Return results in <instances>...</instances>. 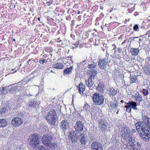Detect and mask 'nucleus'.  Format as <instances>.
<instances>
[{"mask_svg":"<svg viewBox=\"0 0 150 150\" xmlns=\"http://www.w3.org/2000/svg\"><path fill=\"white\" fill-rule=\"evenodd\" d=\"M127 57H128V58H129V56L128 55H127Z\"/></svg>","mask_w":150,"mask_h":150,"instance_id":"0e129e2a","label":"nucleus"},{"mask_svg":"<svg viewBox=\"0 0 150 150\" xmlns=\"http://www.w3.org/2000/svg\"><path fill=\"white\" fill-rule=\"evenodd\" d=\"M56 113L55 111L52 110L48 111L46 116L47 122L50 125L54 126L56 122Z\"/></svg>","mask_w":150,"mask_h":150,"instance_id":"f257e3e1","label":"nucleus"},{"mask_svg":"<svg viewBox=\"0 0 150 150\" xmlns=\"http://www.w3.org/2000/svg\"><path fill=\"white\" fill-rule=\"evenodd\" d=\"M97 65L96 64H88L87 66L88 68L90 70H94V69L96 68Z\"/></svg>","mask_w":150,"mask_h":150,"instance_id":"72a5a7b5","label":"nucleus"},{"mask_svg":"<svg viewBox=\"0 0 150 150\" xmlns=\"http://www.w3.org/2000/svg\"><path fill=\"white\" fill-rule=\"evenodd\" d=\"M134 144H136V147L138 146L139 147H141V146L142 143L141 142H136L135 141Z\"/></svg>","mask_w":150,"mask_h":150,"instance_id":"79ce46f5","label":"nucleus"},{"mask_svg":"<svg viewBox=\"0 0 150 150\" xmlns=\"http://www.w3.org/2000/svg\"><path fill=\"white\" fill-rule=\"evenodd\" d=\"M118 51L119 53H121L122 52V50L121 48H118Z\"/></svg>","mask_w":150,"mask_h":150,"instance_id":"8fccbe9b","label":"nucleus"},{"mask_svg":"<svg viewBox=\"0 0 150 150\" xmlns=\"http://www.w3.org/2000/svg\"><path fill=\"white\" fill-rule=\"evenodd\" d=\"M149 130H144L139 133L142 139L145 141H147L150 138V135L148 133Z\"/></svg>","mask_w":150,"mask_h":150,"instance_id":"4468645a","label":"nucleus"},{"mask_svg":"<svg viewBox=\"0 0 150 150\" xmlns=\"http://www.w3.org/2000/svg\"><path fill=\"white\" fill-rule=\"evenodd\" d=\"M137 80V79L136 77L133 76H132V77L131 76V77L130 78V83H132L136 82Z\"/></svg>","mask_w":150,"mask_h":150,"instance_id":"c9c22d12","label":"nucleus"},{"mask_svg":"<svg viewBox=\"0 0 150 150\" xmlns=\"http://www.w3.org/2000/svg\"><path fill=\"white\" fill-rule=\"evenodd\" d=\"M39 103L34 100L30 101L28 103V106L30 108H35L37 107Z\"/></svg>","mask_w":150,"mask_h":150,"instance_id":"412c9836","label":"nucleus"},{"mask_svg":"<svg viewBox=\"0 0 150 150\" xmlns=\"http://www.w3.org/2000/svg\"><path fill=\"white\" fill-rule=\"evenodd\" d=\"M74 96H74V95H73L72 96V98L73 99V98L74 97Z\"/></svg>","mask_w":150,"mask_h":150,"instance_id":"13d9d810","label":"nucleus"},{"mask_svg":"<svg viewBox=\"0 0 150 150\" xmlns=\"http://www.w3.org/2000/svg\"><path fill=\"white\" fill-rule=\"evenodd\" d=\"M112 46H115V45L114 44H113V45H112Z\"/></svg>","mask_w":150,"mask_h":150,"instance_id":"e2e57ef3","label":"nucleus"},{"mask_svg":"<svg viewBox=\"0 0 150 150\" xmlns=\"http://www.w3.org/2000/svg\"><path fill=\"white\" fill-rule=\"evenodd\" d=\"M47 61L46 59H45L43 58H41V59L39 61V63L40 64H43L44 63L47 62Z\"/></svg>","mask_w":150,"mask_h":150,"instance_id":"4c0bfd02","label":"nucleus"},{"mask_svg":"<svg viewBox=\"0 0 150 150\" xmlns=\"http://www.w3.org/2000/svg\"><path fill=\"white\" fill-rule=\"evenodd\" d=\"M108 57H107L103 59L99 60L98 65L99 67L101 69L106 70L108 67Z\"/></svg>","mask_w":150,"mask_h":150,"instance_id":"6e6552de","label":"nucleus"},{"mask_svg":"<svg viewBox=\"0 0 150 150\" xmlns=\"http://www.w3.org/2000/svg\"><path fill=\"white\" fill-rule=\"evenodd\" d=\"M117 93V90H115L113 88H110L108 89L107 93L110 96H115Z\"/></svg>","mask_w":150,"mask_h":150,"instance_id":"6ab92c4d","label":"nucleus"},{"mask_svg":"<svg viewBox=\"0 0 150 150\" xmlns=\"http://www.w3.org/2000/svg\"><path fill=\"white\" fill-rule=\"evenodd\" d=\"M143 69L144 72L146 75H150V65L144 66L143 68Z\"/></svg>","mask_w":150,"mask_h":150,"instance_id":"b1692460","label":"nucleus"},{"mask_svg":"<svg viewBox=\"0 0 150 150\" xmlns=\"http://www.w3.org/2000/svg\"><path fill=\"white\" fill-rule=\"evenodd\" d=\"M110 105L111 108L112 109H116L118 107V103L116 101L110 102Z\"/></svg>","mask_w":150,"mask_h":150,"instance_id":"393cba45","label":"nucleus"},{"mask_svg":"<svg viewBox=\"0 0 150 150\" xmlns=\"http://www.w3.org/2000/svg\"><path fill=\"white\" fill-rule=\"evenodd\" d=\"M16 72V71H15L13 72V73H14L15 72Z\"/></svg>","mask_w":150,"mask_h":150,"instance_id":"052dcab7","label":"nucleus"},{"mask_svg":"<svg viewBox=\"0 0 150 150\" xmlns=\"http://www.w3.org/2000/svg\"><path fill=\"white\" fill-rule=\"evenodd\" d=\"M79 136V134L78 133L73 131L70 132L69 137L72 142H76L78 140Z\"/></svg>","mask_w":150,"mask_h":150,"instance_id":"2eb2a0df","label":"nucleus"},{"mask_svg":"<svg viewBox=\"0 0 150 150\" xmlns=\"http://www.w3.org/2000/svg\"><path fill=\"white\" fill-rule=\"evenodd\" d=\"M85 82L86 85L90 89L91 88L93 85V82L92 81V79L88 78Z\"/></svg>","mask_w":150,"mask_h":150,"instance_id":"4be33fe9","label":"nucleus"},{"mask_svg":"<svg viewBox=\"0 0 150 150\" xmlns=\"http://www.w3.org/2000/svg\"><path fill=\"white\" fill-rule=\"evenodd\" d=\"M146 35L148 36V39H149V41L150 42V34H149V33L147 32L146 33Z\"/></svg>","mask_w":150,"mask_h":150,"instance_id":"a18cd8bd","label":"nucleus"},{"mask_svg":"<svg viewBox=\"0 0 150 150\" xmlns=\"http://www.w3.org/2000/svg\"><path fill=\"white\" fill-rule=\"evenodd\" d=\"M38 150H49L47 148L43 146L40 145L38 146Z\"/></svg>","mask_w":150,"mask_h":150,"instance_id":"58836bf2","label":"nucleus"},{"mask_svg":"<svg viewBox=\"0 0 150 150\" xmlns=\"http://www.w3.org/2000/svg\"><path fill=\"white\" fill-rule=\"evenodd\" d=\"M38 19L39 20H40V18H38Z\"/></svg>","mask_w":150,"mask_h":150,"instance_id":"774afa93","label":"nucleus"},{"mask_svg":"<svg viewBox=\"0 0 150 150\" xmlns=\"http://www.w3.org/2000/svg\"><path fill=\"white\" fill-rule=\"evenodd\" d=\"M60 126L61 129L63 130H65L69 128V123L66 120H62Z\"/></svg>","mask_w":150,"mask_h":150,"instance_id":"dca6fc26","label":"nucleus"},{"mask_svg":"<svg viewBox=\"0 0 150 150\" xmlns=\"http://www.w3.org/2000/svg\"><path fill=\"white\" fill-rule=\"evenodd\" d=\"M91 150H103L102 144L97 141H94L91 144Z\"/></svg>","mask_w":150,"mask_h":150,"instance_id":"f8f14e48","label":"nucleus"},{"mask_svg":"<svg viewBox=\"0 0 150 150\" xmlns=\"http://www.w3.org/2000/svg\"><path fill=\"white\" fill-rule=\"evenodd\" d=\"M57 145L56 143L50 142V143H49V144L46 146H48L49 148V150H51L56 148L57 147Z\"/></svg>","mask_w":150,"mask_h":150,"instance_id":"bb28decb","label":"nucleus"},{"mask_svg":"<svg viewBox=\"0 0 150 150\" xmlns=\"http://www.w3.org/2000/svg\"><path fill=\"white\" fill-rule=\"evenodd\" d=\"M118 110H117V112H116V113H117V114L118 113Z\"/></svg>","mask_w":150,"mask_h":150,"instance_id":"bf43d9fd","label":"nucleus"},{"mask_svg":"<svg viewBox=\"0 0 150 150\" xmlns=\"http://www.w3.org/2000/svg\"><path fill=\"white\" fill-rule=\"evenodd\" d=\"M6 88L7 86L0 88V95L5 94L8 93V91L6 89Z\"/></svg>","mask_w":150,"mask_h":150,"instance_id":"f704fd0d","label":"nucleus"},{"mask_svg":"<svg viewBox=\"0 0 150 150\" xmlns=\"http://www.w3.org/2000/svg\"><path fill=\"white\" fill-rule=\"evenodd\" d=\"M143 94H144V95L145 96L148 95V92L147 90L145 89L143 90Z\"/></svg>","mask_w":150,"mask_h":150,"instance_id":"37998d69","label":"nucleus"},{"mask_svg":"<svg viewBox=\"0 0 150 150\" xmlns=\"http://www.w3.org/2000/svg\"><path fill=\"white\" fill-rule=\"evenodd\" d=\"M89 106L88 105L87 103L85 104L84 107L83 109L85 110H88V108H89Z\"/></svg>","mask_w":150,"mask_h":150,"instance_id":"a19ab883","label":"nucleus"},{"mask_svg":"<svg viewBox=\"0 0 150 150\" xmlns=\"http://www.w3.org/2000/svg\"><path fill=\"white\" fill-rule=\"evenodd\" d=\"M143 123L144 122L143 127L142 129V131L144 130H149L150 128V118L147 116L144 115L142 117Z\"/></svg>","mask_w":150,"mask_h":150,"instance_id":"423d86ee","label":"nucleus"},{"mask_svg":"<svg viewBox=\"0 0 150 150\" xmlns=\"http://www.w3.org/2000/svg\"><path fill=\"white\" fill-rule=\"evenodd\" d=\"M73 35H71V37H72Z\"/></svg>","mask_w":150,"mask_h":150,"instance_id":"338daca9","label":"nucleus"},{"mask_svg":"<svg viewBox=\"0 0 150 150\" xmlns=\"http://www.w3.org/2000/svg\"><path fill=\"white\" fill-rule=\"evenodd\" d=\"M52 2L48 1L47 3V4L48 6H49L52 4Z\"/></svg>","mask_w":150,"mask_h":150,"instance_id":"09e8293b","label":"nucleus"},{"mask_svg":"<svg viewBox=\"0 0 150 150\" xmlns=\"http://www.w3.org/2000/svg\"><path fill=\"white\" fill-rule=\"evenodd\" d=\"M11 123L13 126L16 127L20 126L23 122L21 118L18 117H16L12 120Z\"/></svg>","mask_w":150,"mask_h":150,"instance_id":"ddd939ff","label":"nucleus"},{"mask_svg":"<svg viewBox=\"0 0 150 150\" xmlns=\"http://www.w3.org/2000/svg\"><path fill=\"white\" fill-rule=\"evenodd\" d=\"M134 9V6L132 7V10L131 9H129V13H131L132 11H133Z\"/></svg>","mask_w":150,"mask_h":150,"instance_id":"49530a36","label":"nucleus"},{"mask_svg":"<svg viewBox=\"0 0 150 150\" xmlns=\"http://www.w3.org/2000/svg\"><path fill=\"white\" fill-rule=\"evenodd\" d=\"M125 102L123 100H121L120 101V102L122 103H125Z\"/></svg>","mask_w":150,"mask_h":150,"instance_id":"603ef678","label":"nucleus"},{"mask_svg":"<svg viewBox=\"0 0 150 150\" xmlns=\"http://www.w3.org/2000/svg\"><path fill=\"white\" fill-rule=\"evenodd\" d=\"M127 147L129 150H139L140 148L136 147L135 144V139L134 137L129 136L127 140Z\"/></svg>","mask_w":150,"mask_h":150,"instance_id":"f03ea898","label":"nucleus"},{"mask_svg":"<svg viewBox=\"0 0 150 150\" xmlns=\"http://www.w3.org/2000/svg\"><path fill=\"white\" fill-rule=\"evenodd\" d=\"M97 71L96 69H94V70H92L91 71V75H90L88 78H90L92 79H93L94 77L96 74Z\"/></svg>","mask_w":150,"mask_h":150,"instance_id":"473e14b6","label":"nucleus"},{"mask_svg":"<svg viewBox=\"0 0 150 150\" xmlns=\"http://www.w3.org/2000/svg\"><path fill=\"white\" fill-rule=\"evenodd\" d=\"M104 86L102 83H99L97 86L96 88L97 90L101 93L103 92Z\"/></svg>","mask_w":150,"mask_h":150,"instance_id":"5701e85b","label":"nucleus"},{"mask_svg":"<svg viewBox=\"0 0 150 150\" xmlns=\"http://www.w3.org/2000/svg\"><path fill=\"white\" fill-rule=\"evenodd\" d=\"M128 132L129 131L125 128H122L121 130V136L124 139H126V140L129 136L132 137L130 134H128Z\"/></svg>","mask_w":150,"mask_h":150,"instance_id":"a211bd4d","label":"nucleus"},{"mask_svg":"<svg viewBox=\"0 0 150 150\" xmlns=\"http://www.w3.org/2000/svg\"><path fill=\"white\" fill-rule=\"evenodd\" d=\"M115 49H116V47H115V48H114V49H113V50H115V52H116V50H115Z\"/></svg>","mask_w":150,"mask_h":150,"instance_id":"864d4df0","label":"nucleus"},{"mask_svg":"<svg viewBox=\"0 0 150 150\" xmlns=\"http://www.w3.org/2000/svg\"><path fill=\"white\" fill-rule=\"evenodd\" d=\"M7 110V108L4 106L2 108L0 109V114H3Z\"/></svg>","mask_w":150,"mask_h":150,"instance_id":"e433bc0d","label":"nucleus"},{"mask_svg":"<svg viewBox=\"0 0 150 150\" xmlns=\"http://www.w3.org/2000/svg\"><path fill=\"white\" fill-rule=\"evenodd\" d=\"M7 125V123L6 120L4 119L0 120V127H4Z\"/></svg>","mask_w":150,"mask_h":150,"instance_id":"c85d7f7f","label":"nucleus"},{"mask_svg":"<svg viewBox=\"0 0 150 150\" xmlns=\"http://www.w3.org/2000/svg\"><path fill=\"white\" fill-rule=\"evenodd\" d=\"M108 54H108V53H107L106 54V56H107V55H108Z\"/></svg>","mask_w":150,"mask_h":150,"instance_id":"4d7b16f0","label":"nucleus"},{"mask_svg":"<svg viewBox=\"0 0 150 150\" xmlns=\"http://www.w3.org/2000/svg\"><path fill=\"white\" fill-rule=\"evenodd\" d=\"M23 81H21L15 83L14 84L11 85L10 86H7L6 88V91H8V93H11L14 94L18 91V90L17 86L18 85H21L23 84Z\"/></svg>","mask_w":150,"mask_h":150,"instance_id":"39448f33","label":"nucleus"},{"mask_svg":"<svg viewBox=\"0 0 150 150\" xmlns=\"http://www.w3.org/2000/svg\"><path fill=\"white\" fill-rule=\"evenodd\" d=\"M84 127V125L79 120L76 121L74 128L76 132L80 133L83 130Z\"/></svg>","mask_w":150,"mask_h":150,"instance_id":"9b49d317","label":"nucleus"},{"mask_svg":"<svg viewBox=\"0 0 150 150\" xmlns=\"http://www.w3.org/2000/svg\"><path fill=\"white\" fill-rule=\"evenodd\" d=\"M53 67L55 69H62L63 67V65L62 63H57L54 64Z\"/></svg>","mask_w":150,"mask_h":150,"instance_id":"7c9ffc66","label":"nucleus"},{"mask_svg":"<svg viewBox=\"0 0 150 150\" xmlns=\"http://www.w3.org/2000/svg\"><path fill=\"white\" fill-rule=\"evenodd\" d=\"M139 51L138 48H131L130 52L132 55L136 56L138 54Z\"/></svg>","mask_w":150,"mask_h":150,"instance_id":"a878e982","label":"nucleus"},{"mask_svg":"<svg viewBox=\"0 0 150 150\" xmlns=\"http://www.w3.org/2000/svg\"><path fill=\"white\" fill-rule=\"evenodd\" d=\"M142 122L139 121L137 122L135 125L136 127V129L139 134L142 132V129L143 127V126H144L143 124L142 125Z\"/></svg>","mask_w":150,"mask_h":150,"instance_id":"f3484780","label":"nucleus"},{"mask_svg":"<svg viewBox=\"0 0 150 150\" xmlns=\"http://www.w3.org/2000/svg\"><path fill=\"white\" fill-rule=\"evenodd\" d=\"M53 140L52 136L48 134H44L41 138V140L42 144L45 146L52 142Z\"/></svg>","mask_w":150,"mask_h":150,"instance_id":"1a4fd4ad","label":"nucleus"},{"mask_svg":"<svg viewBox=\"0 0 150 150\" xmlns=\"http://www.w3.org/2000/svg\"><path fill=\"white\" fill-rule=\"evenodd\" d=\"M93 99L94 103L98 105H102L104 101V96L98 93H94Z\"/></svg>","mask_w":150,"mask_h":150,"instance_id":"20e7f679","label":"nucleus"},{"mask_svg":"<svg viewBox=\"0 0 150 150\" xmlns=\"http://www.w3.org/2000/svg\"><path fill=\"white\" fill-rule=\"evenodd\" d=\"M139 28V27L136 24L135 25L133 29L135 31H138L137 30Z\"/></svg>","mask_w":150,"mask_h":150,"instance_id":"c03bdc74","label":"nucleus"},{"mask_svg":"<svg viewBox=\"0 0 150 150\" xmlns=\"http://www.w3.org/2000/svg\"><path fill=\"white\" fill-rule=\"evenodd\" d=\"M73 35H71V37H72Z\"/></svg>","mask_w":150,"mask_h":150,"instance_id":"69168bd1","label":"nucleus"},{"mask_svg":"<svg viewBox=\"0 0 150 150\" xmlns=\"http://www.w3.org/2000/svg\"><path fill=\"white\" fill-rule=\"evenodd\" d=\"M98 123L99 127L102 131H105L107 129L108 124L106 120L104 119L100 120Z\"/></svg>","mask_w":150,"mask_h":150,"instance_id":"9d476101","label":"nucleus"},{"mask_svg":"<svg viewBox=\"0 0 150 150\" xmlns=\"http://www.w3.org/2000/svg\"><path fill=\"white\" fill-rule=\"evenodd\" d=\"M85 62H86V61L85 60H84L83 62H82V63H84L85 64Z\"/></svg>","mask_w":150,"mask_h":150,"instance_id":"5fc2aeb1","label":"nucleus"},{"mask_svg":"<svg viewBox=\"0 0 150 150\" xmlns=\"http://www.w3.org/2000/svg\"><path fill=\"white\" fill-rule=\"evenodd\" d=\"M13 40L14 41H15V39H13Z\"/></svg>","mask_w":150,"mask_h":150,"instance_id":"680f3d73","label":"nucleus"},{"mask_svg":"<svg viewBox=\"0 0 150 150\" xmlns=\"http://www.w3.org/2000/svg\"><path fill=\"white\" fill-rule=\"evenodd\" d=\"M126 104L124 106V107L126 108V111L130 112L131 111L132 108L134 110H137L138 108H137V104L136 102L132 101H129L128 103L125 102Z\"/></svg>","mask_w":150,"mask_h":150,"instance_id":"0eeeda50","label":"nucleus"},{"mask_svg":"<svg viewBox=\"0 0 150 150\" xmlns=\"http://www.w3.org/2000/svg\"><path fill=\"white\" fill-rule=\"evenodd\" d=\"M84 133H82L80 135H79V137L80 139V142L82 144H85V139L84 137Z\"/></svg>","mask_w":150,"mask_h":150,"instance_id":"c756f323","label":"nucleus"},{"mask_svg":"<svg viewBox=\"0 0 150 150\" xmlns=\"http://www.w3.org/2000/svg\"><path fill=\"white\" fill-rule=\"evenodd\" d=\"M78 44H79V43H77L76 45L75 44V47H73V48H76L77 47V46L76 45H78Z\"/></svg>","mask_w":150,"mask_h":150,"instance_id":"3c124183","label":"nucleus"},{"mask_svg":"<svg viewBox=\"0 0 150 150\" xmlns=\"http://www.w3.org/2000/svg\"><path fill=\"white\" fill-rule=\"evenodd\" d=\"M18 91H20L23 90L24 89V87L23 86H21V85H18L17 86Z\"/></svg>","mask_w":150,"mask_h":150,"instance_id":"ea45409f","label":"nucleus"},{"mask_svg":"<svg viewBox=\"0 0 150 150\" xmlns=\"http://www.w3.org/2000/svg\"><path fill=\"white\" fill-rule=\"evenodd\" d=\"M78 88L79 91V93L81 94V93H84V92L85 89V86L83 85L82 83H80L79 84V87L77 86Z\"/></svg>","mask_w":150,"mask_h":150,"instance_id":"aec40b11","label":"nucleus"},{"mask_svg":"<svg viewBox=\"0 0 150 150\" xmlns=\"http://www.w3.org/2000/svg\"><path fill=\"white\" fill-rule=\"evenodd\" d=\"M80 13V12L79 11L78 12V13H77V14H79Z\"/></svg>","mask_w":150,"mask_h":150,"instance_id":"6e6d98bb","label":"nucleus"},{"mask_svg":"<svg viewBox=\"0 0 150 150\" xmlns=\"http://www.w3.org/2000/svg\"><path fill=\"white\" fill-rule=\"evenodd\" d=\"M132 133H136V130L135 129H132Z\"/></svg>","mask_w":150,"mask_h":150,"instance_id":"de8ad7c7","label":"nucleus"},{"mask_svg":"<svg viewBox=\"0 0 150 150\" xmlns=\"http://www.w3.org/2000/svg\"><path fill=\"white\" fill-rule=\"evenodd\" d=\"M72 66L70 67L69 68H67L64 70V72L66 74H70L72 70Z\"/></svg>","mask_w":150,"mask_h":150,"instance_id":"2f4dec72","label":"nucleus"},{"mask_svg":"<svg viewBox=\"0 0 150 150\" xmlns=\"http://www.w3.org/2000/svg\"><path fill=\"white\" fill-rule=\"evenodd\" d=\"M40 137L39 135L37 134H31L29 137L30 144L32 146H37L39 144Z\"/></svg>","mask_w":150,"mask_h":150,"instance_id":"7ed1b4c3","label":"nucleus"},{"mask_svg":"<svg viewBox=\"0 0 150 150\" xmlns=\"http://www.w3.org/2000/svg\"><path fill=\"white\" fill-rule=\"evenodd\" d=\"M134 98L136 101L140 102L142 100V96L138 93H137L135 96Z\"/></svg>","mask_w":150,"mask_h":150,"instance_id":"cd10ccee","label":"nucleus"}]
</instances>
